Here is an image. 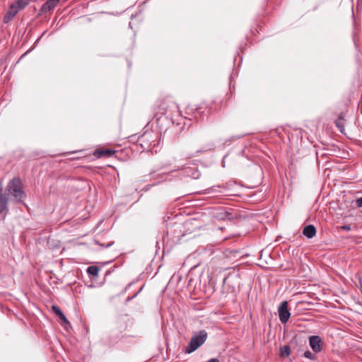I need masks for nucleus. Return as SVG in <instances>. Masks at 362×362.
<instances>
[{
    "mask_svg": "<svg viewBox=\"0 0 362 362\" xmlns=\"http://www.w3.org/2000/svg\"><path fill=\"white\" fill-rule=\"evenodd\" d=\"M208 337L207 332L202 329L197 334H194L191 338L189 344L185 349L186 354H191L199 348L206 340Z\"/></svg>",
    "mask_w": 362,
    "mask_h": 362,
    "instance_id": "3",
    "label": "nucleus"
},
{
    "mask_svg": "<svg viewBox=\"0 0 362 362\" xmlns=\"http://www.w3.org/2000/svg\"><path fill=\"white\" fill-rule=\"evenodd\" d=\"M342 228L344 230H350V226H342Z\"/></svg>",
    "mask_w": 362,
    "mask_h": 362,
    "instance_id": "22",
    "label": "nucleus"
},
{
    "mask_svg": "<svg viewBox=\"0 0 362 362\" xmlns=\"http://www.w3.org/2000/svg\"><path fill=\"white\" fill-rule=\"evenodd\" d=\"M168 105L164 100H160L158 105V112L164 115L166 112Z\"/></svg>",
    "mask_w": 362,
    "mask_h": 362,
    "instance_id": "14",
    "label": "nucleus"
},
{
    "mask_svg": "<svg viewBox=\"0 0 362 362\" xmlns=\"http://www.w3.org/2000/svg\"><path fill=\"white\" fill-rule=\"evenodd\" d=\"M214 102L211 103H202L196 109L198 114L201 115H208L214 112L213 110Z\"/></svg>",
    "mask_w": 362,
    "mask_h": 362,
    "instance_id": "6",
    "label": "nucleus"
},
{
    "mask_svg": "<svg viewBox=\"0 0 362 362\" xmlns=\"http://www.w3.org/2000/svg\"><path fill=\"white\" fill-rule=\"evenodd\" d=\"M6 190L12 196L17 203H21L26 197L25 192L23 190V182L19 177H14L11 180L7 185Z\"/></svg>",
    "mask_w": 362,
    "mask_h": 362,
    "instance_id": "1",
    "label": "nucleus"
},
{
    "mask_svg": "<svg viewBox=\"0 0 362 362\" xmlns=\"http://www.w3.org/2000/svg\"><path fill=\"white\" fill-rule=\"evenodd\" d=\"M18 13V10L16 8L15 6L11 4L9 7V9L7 11L4 16V22L7 23L11 21L17 13Z\"/></svg>",
    "mask_w": 362,
    "mask_h": 362,
    "instance_id": "10",
    "label": "nucleus"
},
{
    "mask_svg": "<svg viewBox=\"0 0 362 362\" xmlns=\"http://www.w3.org/2000/svg\"><path fill=\"white\" fill-rule=\"evenodd\" d=\"M219 188H221L220 186L213 187L211 189H207V193L208 194H214V193L216 194V193L221 192L220 190H218Z\"/></svg>",
    "mask_w": 362,
    "mask_h": 362,
    "instance_id": "19",
    "label": "nucleus"
},
{
    "mask_svg": "<svg viewBox=\"0 0 362 362\" xmlns=\"http://www.w3.org/2000/svg\"><path fill=\"white\" fill-rule=\"evenodd\" d=\"M30 2V0H16L12 4L19 11L24 9Z\"/></svg>",
    "mask_w": 362,
    "mask_h": 362,
    "instance_id": "13",
    "label": "nucleus"
},
{
    "mask_svg": "<svg viewBox=\"0 0 362 362\" xmlns=\"http://www.w3.org/2000/svg\"><path fill=\"white\" fill-rule=\"evenodd\" d=\"M116 152L117 151L115 150L110 148H99L96 149L93 152V156L97 158H100L103 157L110 158L114 156Z\"/></svg>",
    "mask_w": 362,
    "mask_h": 362,
    "instance_id": "7",
    "label": "nucleus"
},
{
    "mask_svg": "<svg viewBox=\"0 0 362 362\" xmlns=\"http://www.w3.org/2000/svg\"><path fill=\"white\" fill-rule=\"evenodd\" d=\"M303 356L306 358H308L311 361H314L315 360L316 357L315 356V355L310 351H306L304 354H303Z\"/></svg>",
    "mask_w": 362,
    "mask_h": 362,
    "instance_id": "17",
    "label": "nucleus"
},
{
    "mask_svg": "<svg viewBox=\"0 0 362 362\" xmlns=\"http://www.w3.org/2000/svg\"><path fill=\"white\" fill-rule=\"evenodd\" d=\"M309 345L315 353H320L325 345L322 339L318 335H312L308 338Z\"/></svg>",
    "mask_w": 362,
    "mask_h": 362,
    "instance_id": "4",
    "label": "nucleus"
},
{
    "mask_svg": "<svg viewBox=\"0 0 362 362\" xmlns=\"http://www.w3.org/2000/svg\"><path fill=\"white\" fill-rule=\"evenodd\" d=\"M52 309L54 312V313L59 317V319L64 323L65 325L70 326L69 320H67L64 314L62 313V311L58 306L52 305Z\"/></svg>",
    "mask_w": 362,
    "mask_h": 362,
    "instance_id": "11",
    "label": "nucleus"
},
{
    "mask_svg": "<svg viewBox=\"0 0 362 362\" xmlns=\"http://www.w3.org/2000/svg\"><path fill=\"white\" fill-rule=\"evenodd\" d=\"M94 243L96 245H100V246H101L102 247H104V248H107V247L112 246L114 244L113 241L109 242L107 244L100 243L98 240H95Z\"/></svg>",
    "mask_w": 362,
    "mask_h": 362,
    "instance_id": "18",
    "label": "nucleus"
},
{
    "mask_svg": "<svg viewBox=\"0 0 362 362\" xmlns=\"http://www.w3.org/2000/svg\"><path fill=\"white\" fill-rule=\"evenodd\" d=\"M100 269L97 266H90L87 269V273L93 276H98Z\"/></svg>",
    "mask_w": 362,
    "mask_h": 362,
    "instance_id": "15",
    "label": "nucleus"
},
{
    "mask_svg": "<svg viewBox=\"0 0 362 362\" xmlns=\"http://www.w3.org/2000/svg\"><path fill=\"white\" fill-rule=\"evenodd\" d=\"M344 121L345 114L344 112H341L338 117V119L335 122L336 126L341 133H344Z\"/></svg>",
    "mask_w": 362,
    "mask_h": 362,
    "instance_id": "12",
    "label": "nucleus"
},
{
    "mask_svg": "<svg viewBox=\"0 0 362 362\" xmlns=\"http://www.w3.org/2000/svg\"><path fill=\"white\" fill-rule=\"evenodd\" d=\"M356 204L358 207H362V197L356 200Z\"/></svg>",
    "mask_w": 362,
    "mask_h": 362,
    "instance_id": "21",
    "label": "nucleus"
},
{
    "mask_svg": "<svg viewBox=\"0 0 362 362\" xmlns=\"http://www.w3.org/2000/svg\"><path fill=\"white\" fill-rule=\"evenodd\" d=\"M316 228L313 225H308L303 230V234L308 238H313L316 235Z\"/></svg>",
    "mask_w": 362,
    "mask_h": 362,
    "instance_id": "9",
    "label": "nucleus"
},
{
    "mask_svg": "<svg viewBox=\"0 0 362 362\" xmlns=\"http://www.w3.org/2000/svg\"><path fill=\"white\" fill-rule=\"evenodd\" d=\"M291 354L289 346L285 345L280 349V355L281 356H288Z\"/></svg>",
    "mask_w": 362,
    "mask_h": 362,
    "instance_id": "16",
    "label": "nucleus"
},
{
    "mask_svg": "<svg viewBox=\"0 0 362 362\" xmlns=\"http://www.w3.org/2000/svg\"><path fill=\"white\" fill-rule=\"evenodd\" d=\"M279 320L282 323H286L291 317L287 301H283L278 309Z\"/></svg>",
    "mask_w": 362,
    "mask_h": 362,
    "instance_id": "5",
    "label": "nucleus"
},
{
    "mask_svg": "<svg viewBox=\"0 0 362 362\" xmlns=\"http://www.w3.org/2000/svg\"><path fill=\"white\" fill-rule=\"evenodd\" d=\"M221 218L231 220L233 218V216L230 213L226 212L223 214V216H221Z\"/></svg>",
    "mask_w": 362,
    "mask_h": 362,
    "instance_id": "20",
    "label": "nucleus"
},
{
    "mask_svg": "<svg viewBox=\"0 0 362 362\" xmlns=\"http://www.w3.org/2000/svg\"><path fill=\"white\" fill-rule=\"evenodd\" d=\"M144 151H149L158 144L159 132L149 129L144 132L137 140Z\"/></svg>",
    "mask_w": 362,
    "mask_h": 362,
    "instance_id": "2",
    "label": "nucleus"
},
{
    "mask_svg": "<svg viewBox=\"0 0 362 362\" xmlns=\"http://www.w3.org/2000/svg\"><path fill=\"white\" fill-rule=\"evenodd\" d=\"M138 293H136L134 296H132V298H129L128 300H131V299H133L136 295H137Z\"/></svg>",
    "mask_w": 362,
    "mask_h": 362,
    "instance_id": "24",
    "label": "nucleus"
},
{
    "mask_svg": "<svg viewBox=\"0 0 362 362\" xmlns=\"http://www.w3.org/2000/svg\"><path fill=\"white\" fill-rule=\"evenodd\" d=\"M226 281H227V278H226V277H225V278L223 279V286L226 284Z\"/></svg>",
    "mask_w": 362,
    "mask_h": 362,
    "instance_id": "23",
    "label": "nucleus"
},
{
    "mask_svg": "<svg viewBox=\"0 0 362 362\" xmlns=\"http://www.w3.org/2000/svg\"><path fill=\"white\" fill-rule=\"evenodd\" d=\"M59 1L60 0H47V1L42 4L40 11L45 13L52 11L57 6Z\"/></svg>",
    "mask_w": 362,
    "mask_h": 362,
    "instance_id": "8",
    "label": "nucleus"
}]
</instances>
